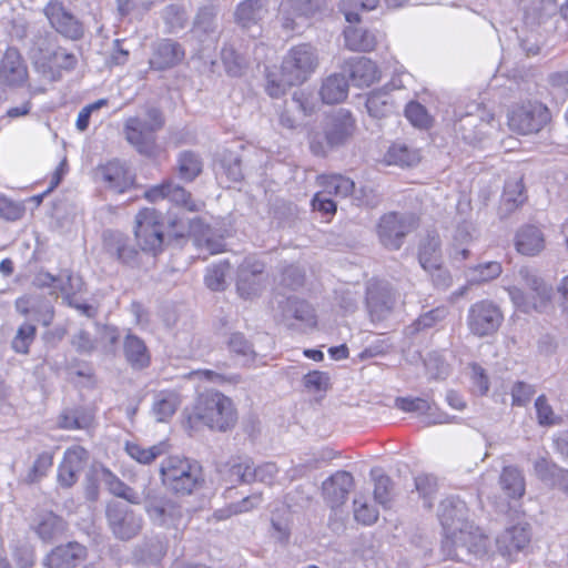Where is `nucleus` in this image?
Segmentation results:
<instances>
[{"label": "nucleus", "mask_w": 568, "mask_h": 568, "mask_svg": "<svg viewBox=\"0 0 568 568\" xmlns=\"http://www.w3.org/2000/svg\"><path fill=\"white\" fill-rule=\"evenodd\" d=\"M164 125L165 116L162 110L155 105H146L142 114L125 119L123 134L138 153L151 158L158 150L156 134Z\"/></svg>", "instance_id": "obj_1"}, {"label": "nucleus", "mask_w": 568, "mask_h": 568, "mask_svg": "<svg viewBox=\"0 0 568 568\" xmlns=\"http://www.w3.org/2000/svg\"><path fill=\"white\" fill-rule=\"evenodd\" d=\"M190 420L201 423L211 430L225 433L235 426L237 412L230 397L209 389L197 396Z\"/></svg>", "instance_id": "obj_2"}, {"label": "nucleus", "mask_w": 568, "mask_h": 568, "mask_svg": "<svg viewBox=\"0 0 568 568\" xmlns=\"http://www.w3.org/2000/svg\"><path fill=\"white\" fill-rule=\"evenodd\" d=\"M163 486L176 496H190L204 484L202 466L180 456H169L160 465Z\"/></svg>", "instance_id": "obj_3"}, {"label": "nucleus", "mask_w": 568, "mask_h": 568, "mask_svg": "<svg viewBox=\"0 0 568 568\" xmlns=\"http://www.w3.org/2000/svg\"><path fill=\"white\" fill-rule=\"evenodd\" d=\"M449 535L444 531L442 541V551L448 559L469 562L473 557L486 552V537L473 523L464 524L456 529L454 535Z\"/></svg>", "instance_id": "obj_4"}, {"label": "nucleus", "mask_w": 568, "mask_h": 568, "mask_svg": "<svg viewBox=\"0 0 568 568\" xmlns=\"http://www.w3.org/2000/svg\"><path fill=\"white\" fill-rule=\"evenodd\" d=\"M518 276L520 283L529 292L525 293L517 285L507 287L508 295L514 305L524 313H530L531 311L542 312L551 298V287L536 272L528 267H521Z\"/></svg>", "instance_id": "obj_5"}, {"label": "nucleus", "mask_w": 568, "mask_h": 568, "mask_svg": "<svg viewBox=\"0 0 568 568\" xmlns=\"http://www.w3.org/2000/svg\"><path fill=\"white\" fill-rule=\"evenodd\" d=\"M355 130V120L352 113L339 109L329 115L322 133H315L311 139V150L315 155L325 156L331 150L347 142Z\"/></svg>", "instance_id": "obj_6"}, {"label": "nucleus", "mask_w": 568, "mask_h": 568, "mask_svg": "<svg viewBox=\"0 0 568 568\" xmlns=\"http://www.w3.org/2000/svg\"><path fill=\"white\" fill-rule=\"evenodd\" d=\"M418 227V217L412 212H387L376 224L379 243L389 251H398L406 236Z\"/></svg>", "instance_id": "obj_7"}, {"label": "nucleus", "mask_w": 568, "mask_h": 568, "mask_svg": "<svg viewBox=\"0 0 568 568\" xmlns=\"http://www.w3.org/2000/svg\"><path fill=\"white\" fill-rule=\"evenodd\" d=\"M134 235L142 252L158 255L166 244L165 225L155 209L145 207L135 215Z\"/></svg>", "instance_id": "obj_8"}, {"label": "nucleus", "mask_w": 568, "mask_h": 568, "mask_svg": "<svg viewBox=\"0 0 568 568\" xmlns=\"http://www.w3.org/2000/svg\"><path fill=\"white\" fill-rule=\"evenodd\" d=\"M503 322L504 314L500 306L488 298L473 303L466 315L469 333L479 338L495 335Z\"/></svg>", "instance_id": "obj_9"}, {"label": "nucleus", "mask_w": 568, "mask_h": 568, "mask_svg": "<svg viewBox=\"0 0 568 568\" xmlns=\"http://www.w3.org/2000/svg\"><path fill=\"white\" fill-rule=\"evenodd\" d=\"M144 509L150 520L166 529H178L183 519V508L175 500L160 495L153 488H144Z\"/></svg>", "instance_id": "obj_10"}, {"label": "nucleus", "mask_w": 568, "mask_h": 568, "mask_svg": "<svg viewBox=\"0 0 568 568\" xmlns=\"http://www.w3.org/2000/svg\"><path fill=\"white\" fill-rule=\"evenodd\" d=\"M316 50L307 43L292 48L282 63V74L288 85L301 84L317 67Z\"/></svg>", "instance_id": "obj_11"}, {"label": "nucleus", "mask_w": 568, "mask_h": 568, "mask_svg": "<svg viewBox=\"0 0 568 568\" xmlns=\"http://www.w3.org/2000/svg\"><path fill=\"white\" fill-rule=\"evenodd\" d=\"M550 120V112L546 105L537 101H528L515 106L508 114L510 130L520 134L539 132Z\"/></svg>", "instance_id": "obj_12"}, {"label": "nucleus", "mask_w": 568, "mask_h": 568, "mask_svg": "<svg viewBox=\"0 0 568 568\" xmlns=\"http://www.w3.org/2000/svg\"><path fill=\"white\" fill-rule=\"evenodd\" d=\"M397 304L394 288L383 281H371L366 287L365 306L369 320L381 323L390 317Z\"/></svg>", "instance_id": "obj_13"}, {"label": "nucleus", "mask_w": 568, "mask_h": 568, "mask_svg": "<svg viewBox=\"0 0 568 568\" xmlns=\"http://www.w3.org/2000/svg\"><path fill=\"white\" fill-rule=\"evenodd\" d=\"M105 516L112 534L120 540H130L142 530V516L122 503H109Z\"/></svg>", "instance_id": "obj_14"}, {"label": "nucleus", "mask_w": 568, "mask_h": 568, "mask_svg": "<svg viewBox=\"0 0 568 568\" xmlns=\"http://www.w3.org/2000/svg\"><path fill=\"white\" fill-rule=\"evenodd\" d=\"M17 313L26 321L49 326L54 317V307L49 298L42 294L29 293L18 297L14 302Z\"/></svg>", "instance_id": "obj_15"}, {"label": "nucleus", "mask_w": 568, "mask_h": 568, "mask_svg": "<svg viewBox=\"0 0 568 568\" xmlns=\"http://www.w3.org/2000/svg\"><path fill=\"white\" fill-rule=\"evenodd\" d=\"M51 26L67 39L80 40L84 34L82 22L59 1H51L44 8Z\"/></svg>", "instance_id": "obj_16"}, {"label": "nucleus", "mask_w": 568, "mask_h": 568, "mask_svg": "<svg viewBox=\"0 0 568 568\" xmlns=\"http://www.w3.org/2000/svg\"><path fill=\"white\" fill-rule=\"evenodd\" d=\"M394 406L405 413H417L425 417L427 426L453 423L455 417L439 409H433L434 403L422 397H396Z\"/></svg>", "instance_id": "obj_17"}, {"label": "nucleus", "mask_w": 568, "mask_h": 568, "mask_svg": "<svg viewBox=\"0 0 568 568\" xmlns=\"http://www.w3.org/2000/svg\"><path fill=\"white\" fill-rule=\"evenodd\" d=\"M437 515L443 530L449 532V536L454 535L458 527L471 523L468 519V507L458 496H448L443 499Z\"/></svg>", "instance_id": "obj_18"}, {"label": "nucleus", "mask_w": 568, "mask_h": 568, "mask_svg": "<svg viewBox=\"0 0 568 568\" xmlns=\"http://www.w3.org/2000/svg\"><path fill=\"white\" fill-rule=\"evenodd\" d=\"M89 453L81 446H73L64 452L63 460L58 469V481L63 487H71L84 469Z\"/></svg>", "instance_id": "obj_19"}, {"label": "nucleus", "mask_w": 568, "mask_h": 568, "mask_svg": "<svg viewBox=\"0 0 568 568\" xmlns=\"http://www.w3.org/2000/svg\"><path fill=\"white\" fill-rule=\"evenodd\" d=\"M185 57L182 45L173 39H160L152 48L150 67L154 70H168L183 61Z\"/></svg>", "instance_id": "obj_20"}, {"label": "nucleus", "mask_w": 568, "mask_h": 568, "mask_svg": "<svg viewBox=\"0 0 568 568\" xmlns=\"http://www.w3.org/2000/svg\"><path fill=\"white\" fill-rule=\"evenodd\" d=\"M353 486L352 474L346 470H337L322 484L324 499L332 508L339 507L347 500Z\"/></svg>", "instance_id": "obj_21"}, {"label": "nucleus", "mask_w": 568, "mask_h": 568, "mask_svg": "<svg viewBox=\"0 0 568 568\" xmlns=\"http://www.w3.org/2000/svg\"><path fill=\"white\" fill-rule=\"evenodd\" d=\"M322 7L321 0H286L282 3L281 10L285 14L282 26L284 29L294 31L302 27L298 20H305Z\"/></svg>", "instance_id": "obj_22"}, {"label": "nucleus", "mask_w": 568, "mask_h": 568, "mask_svg": "<svg viewBox=\"0 0 568 568\" xmlns=\"http://www.w3.org/2000/svg\"><path fill=\"white\" fill-rule=\"evenodd\" d=\"M87 557V548L77 542L60 545L45 557L44 565L48 568H74Z\"/></svg>", "instance_id": "obj_23"}, {"label": "nucleus", "mask_w": 568, "mask_h": 568, "mask_svg": "<svg viewBox=\"0 0 568 568\" xmlns=\"http://www.w3.org/2000/svg\"><path fill=\"white\" fill-rule=\"evenodd\" d=\"M530 541V532L525 526H513L505 529L496 538L498 552L507 558L513 559L515 555L521 551Z\"/></svg>", "instance_id": "obj_24"}, {"label": "nucleus", "mask_w": 568, "mask_h": 568, "mask_svg": "<svg viewBox=\"0 0 568 568\" xmlns=\"http://www.w3.org/2000/svg\"><path fill=\"white\" fill-rule=\"evenodd\" d=\"M97 174L105 183L106 187L118 193H123L133 184V176L125 164L113 160L97 170Z\"/></svg>", "instance_id": "obj_25"}, {"label": "nucleus", "mask_w": 568, "mask_h": 568, "mask_svg": "<svg viewBox=\"0 0 568 568\" xmlns=\"http://www.w3.org/2000/svg\"><path fill=\"white\" fill-rule=\"evenodd\" d=\"M281 308L283 322L290 327L295 326L294 321L303 326L313 327L316 325L314 308L305 301L288 297Z\"/></svg>", "instance_id": "obj_26"}, {"label": "nucleus", "mask_w": 568, "mask_h": 568, "mask_svg": "<svg viewBox=\"0 0 568 568\" xmlns=\"http://www.w3.org/2000/svg\"><path fill=\"white\" fill-rule=\"evenodd\" d=\"M253 462L250 457H232L227 463L216 465V470L225 480L234 484H251Z\"/></svg>", "instance_id": "obj_27"}, {"label": "nucleus", "mask_w": 568, "mask_h": 568, "mask_svg": "<svg viewBox=\"0 0 568 568\" xmlns=\"http://www.w3.org/2000/svg\"><path fill=\"white\" fill-rule=\"evenodd\" d=\"M345 72L356 87H369L379 79V71L376 64L365 57H356L346 61Z\"/></svg>", "instance_id": "obj_28"}, {"label": "nucleus", "mask_w": 568, "mask_h": 568, "mask_svg": "<svg viewBox=\"0 0 568 568\" xmlns=\"http://www.w3.org/2000/svg\"><path fill=\"white\" fill-rule=\"evenodd\" d=\"M123 354L128 364L135 371H142L151 363V355L144 341L133 334L124 337Z\"/></svg>", "instance_id": "obj_29"}, {"label": "nucleus", "mask_w": 568, "mask_h": 568, "mask_svg": "<svg viewBox=\"0 0 568 568\" xmlns=\"http://www.w3.org/2000/svg\"><path fill=\"white\" fill-rule=\"evenodd\" d=\"M31 528L41 540L49 542L63 534L65 523L52 511H42L36 516Z\"/></svg>", "instance_id": "obj_30"}, {"label": "nucleus", "mask_w": 568, "mask_h": 568, "mask_svg": "<svg viewBox=\"0 0 568 568\" xmlns=\"http://www.w3.org/2000/svg\"><path fill=\"white\" fill-rule=\"evenodd\" d=\"M490 120H494L493 115L489 116L487 124ZM485 125L486 123L484 122V116L481 114L467 112L455 123V131L465 142L476 144L480 142L485 135L483 130Z\"/></svg>", "instance_id": "obj_31"}, {"label": "nucleus", "mask_w": 568, "mask_h": 568, "mask_svg": "<svg viewBox=\"0 0 568 568\" xmlns=\"http://www.w3.org/2000/svg\"><path fill=\"white\" fill-rule=\"evenodd\" d=\"M0 75L9 84H17L26 79L27 68L17 49L9 48L4 52L0 65Z\"/></svg>", "instance_id": "obj_32"}, {"label": "nucleus", "mask_w": 568, "mask_h": 568, "mask_svg": "<svg viewBox=\"0 0 568 568\" xmlns=\"http://www.w3.org/2000/svg\"><path fill=\"white\" fill-rule=\"evenodd\" d=\"M366 109L369 115L376 119L388 116L395 112V102L389 94V84L368 94Z\"/></svg>", "instance_id": "obj_33"}, {"label": "nucleus", "mask_w": 568, "mask_h": 568, "mask_svg": "<svg viewBox=\"0 0 568 568\" xmlns=\"http://www.w3.org/2000/svg\"><path fill=\"white\" fill-rule=\"evenodd\" d=\"M267 13L265 0H244L235 11L236 22L243 29L255 27Z\"/></svg>", "instance_id": "obj_34"}, {"label": "nucleus", "mask_w": 568, "mask_h": 568, "mask_svg": "<svg viewBox=\"0 0 568 568\" xmlns=\"http://www.w3.org/2000/svg\"><path fill=\"white\" fill-rule=\"evenodd\" d=\"M180 405L179 395L172 390H161L154 394L151 413L156 422H168Z\"/></svg>", "instance_id": "obj_35"}, {"label": "nucleus", "mask_w": 568, "mask_h": 568, "mask_svg": "<svg viewBox=\"0 0 568 568\" xmlns=\"http://www.w3.org/2000/svg\"><path fill=\"white\" fill-rule=\"evenodd\" d=\"M175 169L180 180L193 182L202 173L203 161L193 151H182L178 155Z\"/></svg>", "instance_id": "obj_36"}, {"label": "nucleus", "mask_w": 568, "mask_h": 568, "mask_svg": "<svg viewBox=\"0 0 568 568\" xmlns=\"http://www.w3.org/2000/svg\"><path fill=\"white\" fill-rule=\"evenodd\" d=\"M348 93V82L343 74H332L325 79L320 94L323 102L327 104L339 103L346 99Z\"/></svg>", "instance_id": "obj_37"}, {"label": "nucleus", "mask_w": 568, "mask_h": 568, "mask_svg": "<svg viewBox=\"0 0 568 568\" xmlns=\"http://www.w3.org/2000/svg\"><path fill=\"white\" fill-rule=\"evenodd\" d=\"M384 159L388 165L408 168L420 161V154L418 150L408 146L406 143L396 142L389 146Z\"/></svg>", "instance_id": "obj_38"}, {"label": "nucleus", "mask_w": 568, "mask_h": 568, "mask_svg": "<svg viewBox=\"0 0 568 568\" xmlns=\"http://www.w3.org/2000/svg\"><path fill=\"white\" fill-rule=\"evenodd\" d=\"M544 247V237L536 226H525L516 235V248L524 255H535Z\"/></svg>", "instance_id": "obj_39"}, {"label": "nucleus", "mask_w": 568, "mask_h": 568, "mask_svg": "<svg viewBox=\"0 0 568 568\" xmlns=\"http://www.w3.org/2000/svg\"><path fill=\"white\" fill-rule=\"evenodd\" d=\"M418 262L423 270L434 268L442 262L440 239L437 234H428L420 242Z\"/></svg>", "instance_id": "obj_40"}, {"label": "nucleus", "mask_w": 568, "mask_h": 568, "mask_svg": "<svg viewBox=\"0 0 568 568\" xmlns=\"http://www.w3.org/2000/svg\"><path fill=\"white\" fill-rule=\"evenodd\" d=\"M371 477L374 481V499L384 508H389L394 499V484L382 468H373Z\"/></svg>", "instance_id": "obj_41"}, {"label": "nucleus", "mask_w": 568, "mask_h": 568, "mask_svg": "<svg viewBox=\"0 0 568 568\" xmlns=\"http://www.w3.org/2000/svg\"><path fill=\"white\" fill-rule=\"evenodd\" d=\"M499 485L509 498H520L525 494L524 476L514 466L504 467L499 477Z\"/></svg>", "instance_id": "obj_42"}, {"label": "nucleus", "mask_w": 568, "mask_h": 568, "mask_svg": "<svg viewBox=\"0 0 568 568\" xmlns=\"http://www.w3.org/2000/svg\"><path fill=\"white\" fill-rule=\"evenodd\" d=\"M344 38L346 47L352 51H372L376 44L374 33L357 27L346 28Z\"/></svg>", "instance_id": "obj_43"}, {"label": "nucleus", "mask_w": 568, "mask_h": 568, "mask_svg": "<svg viewBox=\"0 0 568 568\" xmlns=\"http://www.w3.org/2000/svg\"><path fill=\"white\" fill-rule=\"evenodd\" d=\"M501 272L499 262L489 261L467 267L465 276L470 284H480L497 278Z\"/></svg>", "instance_id": "obj_44"}, {"label": "nucleus", "mask_w": 568, "mask_h": 568, "mask_svg": "<svg viewBox=\"0 0 568 568\" xmlns=\"http://www.w3.org/2000/svg\"><path fill=\"white\" fill-rule=\"evenodd\" d=\"M320 179L322 191L329 196L346 197L353 193L355 187V183L351 179L339 174L322 175Z\"/></svg>", "instance_id": "obj_45"}, {"label": "nucleus", "mask_w": 568, "mask_h": 568, "mask_svg": "<svg viewBox=\"0 0 568 568\" xmlns=\"http://www.w3.org/2000/svg\"><path fill=\"white\" fill-rule=\"evenodd\" d=\"M168 445L165 443H159L151 447H143L136 443H126L125 452L128 455L135 459L140 464H151L159 456L166 453Z\"/></svg>", "instance_id": "obj_46"}, {"label": "nucleus", "mask_w": 568, "mask_h": 568, "mask_svg": "<svg viewBox=\"0 0 568 568\" xmlns=\"http://www.w3.org/2000/svg\"><path fill=\"white\" fill-rule=\"evenodd\" d=\"M168 192V199L178 206L185 209L189 212H200L204 207L202 201H197L192 197V194L184 187L170 181V190Z\"/></svg>", "instance_id": "obj_47"}, {"label": "nucleus", "mask_w": 568, "mask_h": 568, "mask_svg": "<svg viewBox=\"0 0 568 568\" xmlns=\"http://www.w3.org/2000/svg\"><path fill=\"white\" fill-rule=\"evenodd\" d=\"M37 324L24 321L17 329V333L11 342V347L16 353L28 354L31 344L37 336Z\"/></svg>", "instance_id": "obj_48"}, {"label": "nucleus", "mask_w": 568, "mask_h": 568, "mask_svg": "<svg viewBox=\"0 0 568 568\" xmlns=\"http://www.w3.org/2000/svg\"><path fill=\"white\" fill-rule=\"evenodd\" d=\"M166 550V542L159 537H153L145 540L141 546L140 558L144 562L158 565L165 556Z\"/></svg>", "instance_id": "obj_49"}, {"label": "nucleus", "mask_w": 568, "mask_h": 568, "mask_svg": "<svg viewBox=\"0 0 568 568\" xmlns=\"http://www.w3.org/2000/svg\"><path fill=\"white\" fill-rule=\"evenodd\" d=\"M162 18L169 33H175L186 27L187 14L182 6L170 4L163 10Z\"/></svg>", "instance_id": "obj_50"}, {"label": "nucleus", "mask_w": 568, "mask_h": 568, "mask_svg": "<svg viewBox=\"0 0 568 568\" xmlns=\"http://www.w3.org/2000/svg\"><path fill=\"white\" fill-rule=\"evenodd\" d=\"M378 3L379 0H342L339 8L345 19L349 23H354L359 21L361 11L374 10Z\"/></svg>", "instance_id": "obj_51"}, {"label": "nucleus", "mask_w": 568, "mask_h": 568, "mask_svg": "<svg viewBox=\"0 0 568 568\" xmlns=\"http://www.w3.org/2000/svg\"><path fill=\"white\" fill-rule=\"evenodd\" d=\"M195 32L205 36H214L217 33L216 11L214 7L201 8L194 20Z\"/></svg>", "instance_id": "obj_52"}, {"label": "nucleus", "mask_w": 568, "mask_h": 568, "mask_svg": "<svg viewBox=\"0 0 568 568\" xmlns=\"http://www.w3.org/2000/svg\"><path fill=\"white\" fill-rule=\"evenodd\" d=\"M227 346L232 353L242 357L244 364L255 361L256 353L253 345L242 333H233L229 338Z\"/></svg>", "instance_id": "obj_53"}, {"label": "nucleus", "mask_w": 568, "mask_h": 568, "mask_svg": "<svg viewBox=\"0 0 568 568\" xmlns=\"http://www.w3.org/2000/svg\"><path fill=\"white\" fill-rule=\"evenodd\" d=\"M126 235L121 232L105 231L103 233V248L111 257L121 263Z\"/></svg>", "instance_id": "obj_54"}, {"label": "nucleus", "mask_w": 568, "mask_h": 568, "mask_svg": "<svg viewBox=\"0 0 568 568\" xmlns=\"http://www.w3.org/2000/svg\"><path fill=\"white\" fill-rule=\"evenodd\" d=\"M415 488L424 499V507H433V496L437 491V479L433 475L423 474L415 478Z\"/></svg>", "instance_id": "obj_55"}, {"label": "nucleus", "mask_w": 568, "mask_h": 568, "mask_svg": "<svg viewBox=\"0 0 568 568\" xmlns=\"http://www.w3.org/2000/svg\"><path fill=\"white\" fill-rule=\"evenodd\" d=\"M229 268V262H221L209 267L204 277L206 286L212 291H223L225 288V275Z\"/></svg>", "instance_id": "obj_56"}, {"label": "nucleus", "mask_w": 568, "mask_h": 568, "mask_svg": "<svg viewBox=\"0 0 568 568\" xmlns=\"http://www.w3.org/2000/svg\"><path fill=\"white\" fill-rule=\"evenodd\" d=\"M535 409L537 422L540 426H552L560 422V417L555 414L545 395H540L536 398Z\"/></svg>", "instance_id": "obj_57"}, {"label": "nucleus", "mask_w": 568, "mask_h": 568, "mask_svg": "<svg viewBox=\"0 0 568 568\" xmlns=\"http://www.w3.org/2000/svg\"><path fill=\"white\" fill-rule=\"evenodd\" d=\"M329 376L325 372L313 371L304 375L302 382L310 393H325L329 388Z\"/></svg>", "instance_id": "obj_58"}, {"label": "nucleus", "mask_w": 568, "mask_h": 568, "mask_svg": "<svg viewBox=\"0 0 568 568\" xmlns=\"http://www.w3.org/2000/svg\"><path fill=\"white\" fill-rule=\"evenodd\" d=\"M53 464V455L49 452L41 453L33 463V466L29 470L26 480L28 483H36L40 478L47 475V471Z\"/></svg>", "instance_id": "obj_59"}, {"label": "nucleus", "mask_w": 568, "mask_h": 568, "mask_svg": "<svg viewBox=\"0 0 568 568\" xmlns=\"http://www.w3.org/2000/svg\"><path fill=\"white\" fill-rule=\"evenodd\" d=\"M445 310L435 308L422 314L414 323L408 327L412 333H418L424 329L433 327L436 323L445 317Z\"/></svg>", "instance_id": "obj_60"}, {"label": "nucleus", "mask_w": 568, "mask_h": 568, "mask_svg": "<svg viewBox=\"0 0 568 568\" xmlns=\"http://www.w3.org/2000/svg\"><path fill=\"white\" fill-rule=\"evenodd\" d=\"M511 402L514 406H526L536 394L534 385L523 381L516 382L511 387Z\"/></svg>", "instance_id": "obj_61"}, {"label": "nucleus", "mask_w": 568, "mask_h": 568, "mask_svg": "<svg viewBox=\"0 0 568 568\" xmlns=\"http://www.w3.org/2000/svg\"><path fill=\"white\" fill-rule=\"evenodd\" d=\"M559 467L549 463L545 458H539L534 463V470L536 476L542 480L545 484L554 487L555 481L557 479V473H560Z\"/></svg>", "instance_id": "obj_62"}, {"label": "nucleus", "mask_w": 568, "mask_h": 568, "mask_svg": "<svg viewBox=\"0 0 568 568\" xmlns=\"http://www.w3.org/2000/svg\"><path fill=\"white\" fill-rule=\"evenodd\" d=\"M405 115L417 128H427L430 123L426 109L418 102H409L405 108Z\"/></svg>", "instance_id": "obj_63"}, {"label": "nucleus", "mask_w": 568, "mask_h": 568, "mask_svg": "<svg viewBox=\"0 0 568 568\" xmlns=\"http://www.w3.org/2000/svg\"><path fill=\"white\" fill-rule=\"evenodd\" d=\"M222 61L225 65L226 72L232 77H239L244 69V60L239 55L234 49L224 48L221 52Z\"/></svg>", "instance_id": "obj_64"}]
</instances>
